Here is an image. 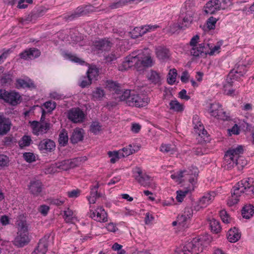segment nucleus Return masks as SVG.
<instances>
[{
  "label": "nucleus",
  "mask_w": 254,
  "mask_h": 254,
  "mask_svg": "<svg viewBox=\"0 0 254 254\" xmlns=\"http://www.w3.org/2000/svg\"><path fill=\"white\" fill-rule=\"evenodd\" d=\"M153 61L148 49L139 50L132 53L127 56L122 64L119 66L121 71L126 70L134 66L138 71L143 70L145 67L152 65Z\"/></svg>",
  "instance_id": "nucleus-1"
},
{
  "label": "nucleus",
  "mask_w": 254,
  "mask_h": 254,
  "mask_svg": "<svg viewBox=\"0 0 254 254\" xmlns=\"http://www.w3.org/2000/svg\"><path fill=\"white\" fill-rule=\"evenodd\" d=\"M252 179L246 178L238 182L231 190V196L228 198L227 204L229 206L236 204L242 194L252 197L254 195V185Z\"/></svg>",
  "instance_id": "nucleus-2"
},
{
  "label": "nucleus",
  "mask_w": 254,
  "mask_h": 254,
  "mask_svg": "<svg viewBox=\"0 0 254 254\" xmlns=\"http://www.w3.org/2000/svg\"><path fill=\"white\" fill-rule=\"evenodd\" d=\"M244 149L241 145L231 147L228 150L224 157L223 166L226 169L230 170L237 166L238 168H243L247 164V161L242 156Z\"/></svg>",
  "instance_id": "nucleus-3"
},
{
  "label": "nucleus",
  "mask_w": 254,
  "mask_h": 254,
  "mask_svg": "<svg viewBox=\"0 0 254 254\" xmlns=\"http://www.w3.org/2000/svg\"><path fill=\"white\" fill-rule=\"evenodd\" d=\"M17 232L13 241V244L17 248H23L30 242L29 237L28 229L27 222L24 220L17 221Z\"/></svg>",
  "instance_id": "nucleus-4"
},
{
  "label": "nucleus",
  "mask_w": 254,
  "mask_h": 254,
  "mask_svg": "<svg viewBox=\"0 0 254 254\" xmlns=\"http://www.w3.org/2000/svg\"><path fill=\"white\" fill-rule=\"evenodd\" d=\"M120 99L126 101L129 106L139 108L146 106L148 102V98L145 95L131 93L130 90H125Z\"/></svg>",
  "instance_id": "nucleus-5"
},
{
  "label": "nucleus",
  "mask_w": 254,
  "mask_h": 254,
  "mask_svg": "<svg viewBox=\"0 0 254 254\" xmlns=\"http://www.w3.org/2000/svg\"><path fill=\"white\" fill-rule=\"evenodd\" d=\"M202 250V241L198 238H194L185 242L179 251L184 254H198Z\"/></svg>",
  "instance_id": "nucleus-6"
},
{
  "label": "nucleus",
  "mask_w": 254,
  "mask_h": 254,
  "mask_svg": "<svg viewBox=\"0 0 254 254\" xmlns=\"http://www.w3.org/2000/svg\"><path fill=\"white\" fill-rule=\"evenodd\" d=\"M230 3V0H210L204 6V11L207 14H212L220 9L227 8Z\"/></svg>",
  "instance_id": "nucleus-7"
},
{
  "label": "nucleus",
  "mask_w": 254,
  "mask_h": 254,
  "mask_svg": "<svg viewBox=\"0 0 254 254\" xmlns=\"http://www.w3.org/2000/svg\"><path fill=\"white\" fill-rule=\"evenodd\" d=\"M133 177L141 186L149 187L152 185L153 178L142 171L140 167H135L132 170Z\"/></svg>",
  "instance_id": "nucleus-8"
},
{
  "label": "nucleus",
  "mask_w": 254,
  "mask_h": 254,
  "mask_svg": "<svg viewBox=\"0 0 254 254\" xmlns=\"http://www.w3.org/2000/svg\"><path fill=\"white\" fill-rule=\"evenodd\" d=\"M208 113L210 116L219 120L228 121L229 116L224 111L222 106L219 103H213L210 104L208 109Z\"/></svg>",
  "instance_id": "nucleus-9"
},
{
  "label": "nucleus",
  "mask_w": 254,
  "mask_h": 254,
  "mask_svg": "<svg viewBox=\"0 0 254 254\" xmlns=\"http://www.w3.org/2000/svg\"><path fill=\"white\" fill-rule=\"evenodd\" d=\"M20 98L21 96L17 92L0 89V100L2 99L11 105L15 106L20 103Z\"/></svg>",
  "instance_id": "nucleus-10"
},
{
  "label": "nucleus",
  "mask_w": 254,
  "mask_h": 254,
  "mask_svg": "<svg viewBox=\"0 0 254 254\" xmlns=\"http://www.w3.org/2000/svg\"><path fill=\"white\" fill-rule=\"evenodd\" d=\"M53 236H51L49 234H46L39 240L37 246L31 254H46L50 243H53Z\"/></svg>",
  "instance_id": "nucleus-11"
},
{
  "label": "nucleus",
  "mask_w": 254,
  "mask_h": 254,
  "mask_svg": "<svg viewBox=\"0 0 254 254\" xmlns=\"http://www.w3.org/2000/svg\"><path fill=\"white\" fill-rule=\"evenodd\" d=\"M200 45V50L201 51L197 53L194 51L193 52V54L194 55H200L199 57H205L207 55L213 56L219 53L220 52V46L218 45L213 47L210 44L202 43Z\"/></svg>",
  "instance_id": "nucleus-12"
},
{
  "label": "nucleus",
  "mask_w": 254,
  "mask_h": 254,
  "mask_svg": "<svg viewBox=\"0 0 254 254\" xmlns=\"http://www.w3.org/2000/svg\"><path fill=\"white\" fill-rule=\"evenodd\" d=\"M192 214L193 209L191 207H185L182 214L179 215L177 217L179 226L183 228H188L190 223Z\"/></svg>",
  "instance_id": "nucleus-13"
},
{
  "label": "nucleus",
  "mask_w": 254,
  "mask_h": 254,
  "mask_svg": "<svg viewBox=\"0 0 254 254\" xmlns=\"http://www.w3.org/2000/svg\"><path fill=\"white\" fill-rule=\"evenodd\" d=\"M34 134L38 135L46 133L50 128L51 124L46 122L32 121L30 125Z\"/></svg>",
  "instance_id": "nucleus-14"
},
{
  "label": "nucleus",
  "mask_w": 254,
  "mask_h": 254,
  "mask_svg": "<svg viewBox=\"0 0 254 254\" xmlns=\"http://www.w3.org/2000/svg\"><path fill=\"white\" fill-rule=\"evenodd\" d=\"M67 117L72 123H79L84 121L85 115L79 108H73L68 111Z\"/></svg>",
  "instance_id": "nucleus-15"
},
{
  "label": "nucleus",
  "mask_w": 254,
  "mask_h": 254,
  "mask_svg": "<svg viewBox=\"0 0 254 254\" xmlns=\"http://www.w3.org/2000/svg\"><path fill=\"white\" fill-rule=\"evenodd\" d=\"M192 122L194 125V128L196 132L203 139L204 141H208L209 139L207 135V132L204 129L202 124L199 121L198 117L197 115H195L193 117Z\"/></svg>",
  "instance_id": "nucleus-16"
},
{
  "label": "nucleus",
  "mask_w": 254,
  "mask_h": 254,
  "mask_svg": "<svg viewBox=\"0 0 254 254\" xmlns=\"http://www.w3.org/2000/svg\"><path fill=\"white\" fill-rule=\"evenodd\" d=\"M245 66H239L237 69L231 70L228 75L226 81L233 84L234 81H238L246 73Z\"/></svg>",
  "instance_id": "nucleus-17"
},
{
  "label": "nucleus",
  "mask_w": 254,
  "mask_h": 254,
  "mask_svg": "<svg viewBox=\"0 0 254 254\" xmlns=\"http://www.w3.org/2000/svg\"><path fill=\"white\" fill-rule=\"evenodd\" d=\"M90 216L94 220L100 222H107L108 220L107 213L102 207L97 208L91 213Z\"/></svg>",
  "instance_id": "nucleus-18"
},
{
  "label": "nucleus",
  "mask_w": 254,
  "mask_h": 254,
  "mask_svg": "<svg viewBox=\"0 0 254 254\" xmlns=\"http://www.w3.org/2000/svg\"><path fill=\"white\" fill-rule=\"evenodd\" d=\"M15 87L18 89L24 88L33 89L36 88L34 82L28 77H26L25 79H17L15 82Z\"/></svg>",
  "instance_id": "nucleus-19"
},
{
  "label": "nucleus",
  "mask_w": 254,
  "mask_h": 254,
  "mask_svg": "<svg viewBox=\"0 0 254 254\" xmlns=\"http://www.w3.org/2000/svg\"><path fill=\"white\" fill-rule=\"evenodd\" d=\"M106 85V88L112 93L120 95V97L123 94L124 91L122 89L120 84L118 82L112 80H107Z\"/></svg>",
  "instance_id": "nucleus-20"
},
{
  "label": "nucleus",
  "mask_w": 254,
  "mask_h": 254,
  "mask_svg": "<svg viewBox=\"0 0 254 254\" xmlns=\"http://www.w3.org/2000/svg\"><path fill=\"white\" fill-rule=\"evenodd\" d=\"M41 52L39 50L36 48H30L25 50L19 54L21 59L28 60L35 59L40 56Z\"/></svg>",
  "instance_id": "nucleus-21"
},
{
  "label": "nucleus",
  "mask_w": 254,
  "mask_h": 254,
  "mask_svg": "<svg viewBox=\"0 0 254 254\" xmlns=\"http://www.w3.org/2000/svg\"><path fill=\"white\" fill-rule=\"evenodd\" d=\"M28 188L31 194L35 196H38L42 192L43 185L40 181H32L30 182Z\"/></svg>",
  "instance_id": "nucleus-22"
},
{
  "label": "nucleus",
  "mask_w": 254,
  "mask_h": 254,
  "mask_svg": "<svg viewBox=\"0 0 254 254\" xmlns=\"http://www.w3.org/2000/svg\"><path fill=\"white\" fill-rule=\"evenodd\" d=\"M216 194L214 191H209L204 194V195L200 198L199 203L202 207H206L214 200Z\"/></svg>",
  "instance_id": "nucleus-23"
},
{
  "label": "nucleus",
  "mask_w": 254,
  "mask_h": 254,
  "mask_svg": "<svg viewBox=\"0 0 254 254\" xmlns=\"http://www.w3.org/2000/svg\"><path fill=\"white\" fill-rule=\"evenodd\" d=\"M199 40V36L197 35H196L192 37L190 42V45L192 48L190 50V54L192 56L194 57H198L200 55H194L193 54V52H195V53L200 52L201 51L200 47L201 43L198 44Z\"/></svg>",
  "instance_id": "nucleus-24"
},
{
  "label": "nucleus",
  "mask_w": 254,
  "mask_h": 254,
  "mask_svg": "<svg viewBox=\"0 0 254 254\" xmlns=\"http://www.w3.org/2000/svg\"><path fill=\"white\" fill-rule=\"evenodd\" d=\"M56 145L54 141L49 139H45L42 140L39 145L41 150L46 152H51L54 150Z\"/></svg>",
  "instance_id": "nucleus-25"
},
{
  "label": "nucleus",
  "mask_w": 254,
  "mask_h": 254,
  "mask_svg": "<svg viewBox=\"0 0 254 254\" xmlns=\"http://www.w3.org/2000/svg\"><path fill=\"white\" fill-rule=\"evenodd\" d=\"M99 187L98 183H96L90 187V195L86 197L89 203H95L96 198L100 197V194L98 192Z\"/></svg>",
  "instance_id": "nucleus-26"
},
{
  "label": "nucleus",
  "mask_w": 254,
  "mask_h": 254,
  "mask_svg": "<svg viewBox=\"0 0 254 254\" xmlns=\"http://www.w3.org/2000/svg\"><path fill=\"white\" fill-rule=\"evenodd\" d=\"M157 58L160 60H166L170 57V51L165 47L159 46L155 49Z\"/></svg>",
  "instance_id": "nucleus-27"
},
{
  "label": "nucleus",
  "mask_w": 254,
  "mask_h": 254,
  "mask_svg": "<svg viewBox=\"0 0 254 254\" xmlns=\"http://www.w3.org/2000/svg\"><path fill=\"white\" fill-rule=\"evenodd\" d=\"M94 46L98 50L107 51L111 47L112 43L108 39H99L94 42Z\"/></svg>",
  "instance_id": "nucleus-28"
},
{
  "label": "nucleus",
  "mask_w": 254,
  "mask_h": 254,
  "mask_svg": "<svg viewBox=\"0 0 254 254\" xmlns=\"http://www.w3.org/2000/svg\"><path fill=\"white\" fill-rule=\"evenodd\" d=\"M193 17V13L192 12L187 13L181 22L179 23V26L181 29H185L191 24Z\"/></svg>",
  "instance_id": "nucleus-29"
},
{
  "label": "nucleus",
  "mask_w": 254,
  "mask_h": 254,
  "mask_svg": "<svg viewBox=\"0 0 254 254\" xmlns=\"http://www.w3.org/2000/svg\"><path fill=\"white\" fill-rule=\"evenodd\" d=\"M227 236L228 240L231 243L237 242L241 237V234L238 229L236 227L230 229L228 232Z\"/></svg>",
  "instance_id": "nucleus-30"
},
{
  "label": "nucleus",
  "mask_w": 254,
  "mask_h": 254,
  "mask_svg": "<svg viewBox=\"0 0 254 254\" xmlns=\"http://www.w3.org/2000/svg\"><path fill=\"white\" fill-rule=\"evenodd\" d=\"M10 125L4 117L0 116V135H4L10 130Z\"/></svg>",
  "instance_id": "nucleus-31"
},
{
  "label": "nucleus",
  "mask_w": 254,
  "mask_h": 254,
  "mask_svg": "<svg viewBox=\"0 0 254 254\" xmlns=\"http://www.w3.org/2000/svg\"><path fill=\"white\" fill-rule=\"evenodd\" d=\"M148 79L154 84H161V76L160 73L156 71L151 70L147 75Z\"/></svg>",
  "instance_id": "nucleus-32"
},
{
  "label": "nucleus",
  "mask_w": 254,
  "mask_h": 254,
  "mask_svg": "<svg viewBox=\"0 0 254 254\" xmlns=\"http://www.w3.org/2000/svg\"><path fill=\"white\" fill-rule=\"evenodd\" d=\"M81 129L75 128L72 134L70 137V141L73 144L77 143L78 142L83 139V135L81 131Z\"/></svg>",
  "instance_id": "nucleus-33"
},
{
  "label": "nucleus",
  "mask_w": 254,
  "mask_h": 254,
  "mask_svg": "<svg viewBox=\"0 0 254 254\" xmlns=\"http://www.w3.org/2000/svg\"><path fill=\"white\" fill-rule=\"evenodd\" d=\"M191 191V189L190 187L186 188H184L182 190H179L176 191V200L179 202H182L184 200L186 195Z\"/></svg>",
  "instance_id": "nucleus-34"
},
{
  "label": "nucleus",
  "mask_w": 254,
  "mask_h": 254,
  "mask_svg": "<svg viewBox=\"0 0 254 254\" xmlns=\"http://www.w3.org/2000/svg\"><path fill=\"white\" fill-rule=\"evenodd\" d=\"M254 214V206L249 204L245 205L242 210V214L244 218L249 219Z\"/></svg>",
  "instance_id": "nucleus-35"
},
{
  "label": "nucleus",
  "mask_w": 254,
  "mask_h": 254,
  "mask_svg": "<svg viewBox=\"0 0 254 254\" xmlns=\"http://www.w3.org/2000/svg\"><path fill=\"white\" fill-rule=\"evenodd\" d=\"M48 203L50 205L60 206L62 205L65 201V198L61 196L57 197H51L47 200Z\"/></svg>",
  "instance_id": "nucleus-36"
},
{
  "label": "nucleus",
  "mask_w": 254,
  "mask_h": 254,
  "mask_svg": "<svg viewBox=\"0 0 254 254\" xmlns=\"http://www.w3.org/2000/svg\"><path fill=\"white\" fill-rule=\"evenodd\" d=\"M160 150L165 154L172 155L176 152V147L174 145L168 144H162L160 147Z\"/></svg>",
  "instance_id": "nucleus-37"
},
{
  "label": "nucleus",
  "mask_w": 254,
  "mask_h": 254,
  "mask_svg": "<svg viewBox=\"0 0 254 254\" xmlns=\"http://www.w3.org/2000/svg\"><path fill=\"white\" fill-rule=\"evenodd\" d=\"M64 218L66 223H72L76 219V214L72 210L68 208L64 211Z\"/></svg>",
  "instance_id": "nucleus-38"
},
{
  "label": "nucleus",
  "mask_w": 254,
  "mask_h": 254,
  "mask_svg": "<svg viewBox=\"0 0 254 254\" xmlns=\"http://www.w3.org/2000/svg\"><path fill=\"white\" fill-rule=\"evenodd\" d=\"M170 110L176 112H182L184 108L183 104L180 103L177 100H171L169 103Z\"/></svg>",
  "instance_id": "nucleus-39"
},
{
  "label": "nucleus",
  "mask_w": 254,
  "mask_h": 254,
  "mask_svg": "<svg viewBox=\"0 0 254 254\" xmlns=\"http://www.w3.org/2000/svg\"><path fill=\"white\" fill-rule=\"evenodd\" d=\"M105 94V91L101 87H97L92 92V99L94 101H100L104 96Z\"/></svg>",
  "instance_id": "nucleus-40"
},
{
  "label": "nucleus",
  "mask_w": 254,
  "mask_h": 254,
  "mask_svg": "<svg viewBox=\"0 0 254 254\" xmlns=\"http://www.w3.org/2000/svg\"><path fill=\"white\" fill-rule=\"evenodd\" d=\"M99 74V69L95 66L90 67L86 72L87 76L92 80H97Z\"/></svg>",
  "instance_id": "nucleus-41"
},
{
  "label": "nucleus",
  "mask_w": 254,
  "mask_h": 254,
  "mask_svg": "<svg viewBox=\"0 0 254 254\" xmlns=\"http://www.w3.org/2000/svg\"><path fill=\"white\" fill-rule=\"evenodd\" d=\"M64 57L66 59L77 63L79 64L83 65L85 64V62L83 60L77 57L75 55L71 53H65L64 54Z\"/></svg>",
  "instance_id": "nucleus-42"
},
{
  "label": "nucleus",
  "mask_w": 254,
  "mask_h": 254,
  "mask_svg": "<svg viewBox=\"0 0 254 254\" xmlns=\"http://www.w3.org/2000/svg\"><path fill=\"white\" fill-rule=\"evenodd\" d=\"M144 34H145V32L143 27H136L130 32V37L132 39H136L141 37Z\"/></svg>",
  "instance_id": "nucleus-43"
},
{
  "label": "nucleus",
  "mask_w": 254,
  "mask_h": 254,
  "mask_svg": "<svg viewBox=\"0 0 254 254\" xmlns=\"http://www.w3.org/2000/svg\"><path fill=\"white\" fill-rule=\"evenodd\" d=\"M68 140L67 132L65 129H63L59 134V142L60 145L64 146L66 145Z\"/></svg>",
  "instance_id": "nucleus-44"
},
{
  "label": "nucleus",
  "mask_w": 254,
  "mask_h": 254,
  "mask_svg": "<svg viewBox=\"0 0 254 254\" xmlns=\"http://www.w3.org/2000/svg\"><path fill=\"white\" fill-rule=\"evenodd\" d=\"M32 142V139L30 136L24 135L18 142V144L20 148L29 146Z\"/></svg>",
  "instance_id": "nucleus-45"
},
{
  "label": "nucleus",
  "mask_w": 254,
  "mask_h": 254,
  "mask_svg": "<svg viewBox=\"0 0 254 254\" xmlns=\"http://www.w3.org/2000/svg\"><path fill=\"white\" fill-rule=\"evenodd\" d=\"M119 151L121 154L122 158H123L134 153L135 150L132 148V145L130 144L119 150Z\"/></svg>",
  "instance_id": "nucleus-46"
},
{
  "label": "nucleus",
  "mask_w": 254,
  "mask_h": 254,
  "mask_svg": "<svg viewBox=\"0 0 254 254\" xmlns=\"http://www.w3.org/2000/svg\"><path fill=\"white\" fill-rule=\"evenodd\" d=\"M108 155L110 159V162L114 164L117 162L120 159L122 158L121 154L118 151H109Z\"/></svg>",
  "instance_id": "nucleus-47"
},
{
  "label": "nucleus",
  "mask_w": 254,
  "mask_h": 254,
  "mask_svg": "<svg viewBox=\"0 0 254 254\" xmlns=\"http://www.w3.org/2000/svg\"><path fill=\"white\" fill-rule=\"evenodd\" d=\"M177 76V71L175 68L171 69L168 74L167 82L169 84L173 85L175 83Z\"/></svg>",
  "instance_id": "nucleus-48"
},
{
  "label": "nucleus",
  "mask_w": 254,
  "mask_h": 254,
  "mask_svg": "<svg viewBox=\"0 0 254 254\" xmlns=\"http://www.w3.org/2000/svg\"><path fill=\"white\" fill-rule=\"evenodd\" d=\"M209 224L212 232L216 234L220 232L221 227L220 222L218 220L213 219L210 221Z\"/></svg>",
  "instance_id": "nucleus-49"
},
{
  "label": "nucleus",
  "mask_w": 254,
  "mask_h": 254,
  "mask_svg": "<svg viewBox=\"0 0 254 254\" xmlns=\"http://www.w3.org/2000/svg\"><path fill=\"white\" fill-rule=\"evenodd\" d=\"M56 168L58 169L59 171H66L70 169V168L68 159L56 163Z\"/></svg>",
  "instance_id": "nucleus-50"
},
{
  "label": "nucleus",
  "mask_w": 254,
  "mask_h": 254,
  "mask_svg": "<svg viewBox=\"0 0 254 254\" xmlns=\"http://www.w3.org/2000/svg\"><path fill=\"white\" fill-rule=\"evenodd\" d=\"M84 9V8L83 7H78L76 10L68 16V19L70 20H72L74 18H78L84 15L85 13Z\"/></svg>",
  "instance_id": "nucleus-51"
},
{
  "label": "nucleus",
  "mask_w": 254,
  "mask_h": 254,
  "mask_svg": "<svg viewBox=\"0 0 254 254\" xmlns=\"http://www.w3.org/2000/svg\"><path fill=\"white\" fill-rule=\"evenodd\" d=\"M233 85V84L226 81V83L224 85V92L225 94L231 96L234 95L235 90L232 87Z\"/></svg>",
  "instance_id": "nucleus-52"
},
{
  "label": "nucleus",
  "mask_w": 254,
  "mask_h": 254,
  "mask_svg": "<svg viewBox=\"0 0 254 254\" xmlns=\"http://www.w3.org/2000/svg\"><path fill=\"white\" fill-rule=\"evenodd\" d=\"M220 217L225 224H229L231 222L232 219L225 210H221L219 212Z\"/></svg>",
  "instance_id": "nucleus-53"
},
{
  "label": "nucleus",
  "mask_w": 254,
  "mask_h": 254,
  "mask_svg": "<svg viewBox=\"0 0 254 254\" xmlns=\"http://www.w3.org/2000/svg\"><path fill=\"white\" fill-rule=\"evenodd\" d=\"M101 129V126L98 122H93L90 127V130L94 134H97Z\"/></svg>",
  "instance_id": "nucleus-54"
},
{
  "label": "nucleus",
  "mask_w": 254,
  "mask_h": 254,
  "mask_svg": "<svg viewBox=\"0 0 254 254\" xmlns=\"http://www.w3.org/2000/svg\"><path fill=\"white\" fill-rule=\"evenodd\" d=\"M114 31V37L117 40L123 41V39L120 38H124L126 32L124 29H113Z\"/></svg>",
  "instance_id": "nucleus-55"
},
{
  "label": "nucleus",
  "mask_w": 254,
  "mask_h": 254,
  "mask_svg": "<svg viewBox=\"0 0 254 254\" xmlns=\"http://www.w3.org/2000/svg\"><path fill=\"white\" fill-rule=\"evenodd\" d=\"M69 164L70 168H73L79 166L82 161V158L77 157L71 159H68Z\"/></svg>",
  "instance_id": "nucleus-56"
},
{
  "label": "nucleus",
  "mask_w": 254,
  "mask_h": 254,
  "mask_svg": "<svg viewBox=\"0 0 254 254\" xmlns=\"http://www.w3.org/2000/svg\"><path fill=\"white\" fill-rule=\"evenodd\" d=\"M92 80L87 76H83L80 79L79 85L82 88H85L92 83Z\"/></svg>",
  "instance_id": "nucleus-57"
},
{
  "label": "nucleus",
  "mask_w": 254,
  "mask_h": 254,
  "mask_svg": "<svg viewBox=\"0 0 254 254\" xmlns=\"http://www.w3.org/2000/svg\"><path fill=\"white\" fill-rule=\"evenodd\" d=\"M217 20V19L213 16L210 17L206 21L207 27L209 30L214 29Z\"/></svg>",
  "instance_id": "nucleus-58"
},
{
  "label": "nucleus",
  "mask_w": 254,
  "mask_h": 254,
  "mask_svg": "<svg viewBox=\"0 0 254 254\" xmlns=\"http://www.w3.org/2000/svg\"><path fill=\"white\" fill-rule=\"evenodd\" d=\"M186 171H179L171 175V178L176 180L177 182L181 181L182 178L184 177V174L186 173Z\"/></svg>",
  "instance_id": "nucleus-59"
},
{
  "label": "nucleus",
  "mask_w": 254,
  "mask_h": 254,
  "mask_svg": "<svg viewBox=\"0 0 254 254\" xmlns=\"http://www.w3.org/2000/svg\"><path fill=\"white\" fill-rule=\"evenodd\" d=\"M43 106L47 110L48 112H51L56 108V103L54 101H48L46 102Z\"/></svg>",
  "instance_id": "nucleus-60"
},
{
  "label": "nucleus",
  "mask_w": 254,
  "mask_h": 254,
  "mask_svg": "<svg viewBox=\"0 0 254 254\" xmlns=\"http://www.w3.org/2000/svg\"><path fill=\"white\" fill-rule=\"evenodd\" d=\"M67 196L70 198H76L81 194V190L79 189L73 190L66 192Z\"/></svg>",
  "instance_id": "nucleus-61"
},
{
  "label": "nucleus",
  "mask_w": 254,
  "mask_h": 254,
  "mask_svg": "<svg viewBox=\"0 0 254 254\" xmlns=\"http://www.w3.org/2000/svg\"><path fill=\"white\" fill-rule=\"evenodd\" d=\"M23 156L25 160L28 163H31L35 161V157L32 153L25 152L23 154Z\"/></svg>",
  "instance_id": "nucleus-62"
},
{
  "label": "nucleus",
  "mask_w": 254,
  "mask_h": 254,
  "mask_svg": "<svg viewBox=\"0 0 254 254\" xmlns=\"http://www.w3.org/2000/svg\"><path fill=\"white\" fill-rule=\"evenodd\" d=\"M144 28V31L145 32V34L147 32H150L152 31H155L157 28H159L160 26L159 25L154 24H149V25H146L144 26H143Z\"/></svg>",
  "instance_id": "nucleus-63"
},
{
  "label": "nucleus",
  "mask_w": 254,
  "mask_h": 254,
  "mask_svg": "<svg viewBox=\"0 0 254 254\" xmlns=\"http://www.w3.org/2000/svg\"><path fill=\"white\" fill-rule=\"evenodd\" d=\"M154 217L150 212H147L145 214V216L144 218V222L145 224L146 225H150L151 224L154 220Z\"/></svg>",
  "instance_id": "nucleus-64"
}]
</instances>
